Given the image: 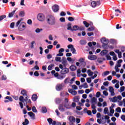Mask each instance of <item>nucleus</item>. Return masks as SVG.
Instances as JSON below:
<instances>
[{
  "instance_id": "c756f323",
  "label": "nucleus",
  "mask_w": 125,
  "mask_h": 125,
  "mask_svg": "<svg viewBox=\"0 0 125 125\" xmlns=\"http://www.w3.org/2000/svg\"><path fill=\"white\" fill-rule=\"evenodd\" d=\"M21 94H22V95H23V96H24V95H26L28 94V92H27V91L26 90H22L21 91Z\"/></svg>"
},
{
  "instance_id": "f704fd0d",
  "label": "nucleus",
  "mask_w": 125,
  "mask_h": 125,
  "mask_svg": "<svg viewBox=\"0 0 125 125\" xmlns=\"http://www.w3.org/2000/svg\"><path fill=\"white\" fill-rule=\"evenodd\" d=\"M65 95H69V94L68 93H64L63 92H62L60 94L61 96L64 97Z\"/></svg>"
},
{
  "instance_id": "7c9ffc66",
  "label": "nucleus",
  "mask_w": 125,
  "mask_h": 125,
  "mask_svg": "<svg viewBox=\"0 0 125 125\" xmlns=\"http://www.w3.org/2000/svg\"><path fill=\"white\" fill-rule=\"evenodd\" d=\"M65 78V76L62 75H60L58 76L57 78L58 80H63Z\"/></svg>"
},
{
  "instance_id": "2eb2a0df",
  "label": "nucleus",
  "mask_w": 125,
  "mask_h": 125,
  "mask_svg": "<svg viewBox=\"0 0 125 125\" xmlns=\"http://www.w3.org/2000/svg\"><path fill=\"white\" fill-rule=\"evenodd\" d=\"M101 42H102V43H104V44H107V43L109 42V41L106 39V38H104L102 39Z\"/></svg>"
},
{
  "instance_id": "7ed1b4c3",
  "label": "nucleus",
  "mask_w": 125,
  "mask_h": 125,
  "mask_svg": "<svg viewBox=\"0 0 125 125\" xmlns=\"http://www.w3.org/2000/svg\"><path fill=\"white\" fill-rule=\"evenodd\" d=\"M46 22L50 26H54L56 23V19L53 15H48L46 17Z\"/></svg>"
},
{
  "instance_id": "5fc2aeb1",
  "label": "nucleus",
  "mask_w": 125,
  "mask_h": 125,
  "mask_svg": "<svg viewBox=\"0 0 125 125\" xmlns=\"http://www.w3.org/2000/svg\"><path fill=\"white\" fill-rule=\"evenodd\" d=\"M5 99H8L9 101H11V102L12 101V98H11V97L7 96L5 98Z\"/></svg>"
},
{
  "instance_id": "37998d69",
  "label": "nucleus",
  "mask_w": 125,
  "mask_h": 125,
  "mask_svg": "<svg viewBox=\"0 0 125 125\" xmlns=\"http://www.w3.org/2000/svg\"><path fill=\"white\" fill-rule=\"evenodd\" d=\"M69 82H70V78H67L65 79L64 83H69Z\"/></svg>"
},
{
  "instance_id": "de8ad7c7",
  "label": "nucleus",
  "mask_w": 125,
  "mask_h": 125,
  "mask_svg": "<svg viewBox=\"0 0 125 125\" xmlns=\"http://www.w3.org/2000/svg\"><path fill=\"white\" fill-rule=\"evenodd\" d=\"M91 100V102L92 103H95V102H96V98L93 97V98H92Z\"/></svg>"
},
{
  "instance_id": "864d4df0",
  "label": "nucleus",
  "mask_w": 125,
  "mask_h": 125,
  "mask_svg": "<svg viewBox=\"0 0 125 125\" xmlns=\"http://www.w3.org/2000/svg\"><path fill=\"white\" fill-rule=\"evenodd\" d=\"M7 78H6V76L5 75H2L1 76V80L2 81H6Z\"/></svg>"
},
{
  "instance_id": "052dcab7",
  "label": "nucleus",
  "mask_w": 125,
  "mask_h": 125,
  "mask_svg": "<svg viewBox=\"0 0 125 125\" xmlns=\"http://www.w3.org/2000/svg\"><path fill=\"white\" fill-rule=\"evenodd\" d=\"M47 121L48 122L49 125H51L52 124V120L51 118H48L47 119Z\"/></svg>"
},
{
  "instance_id": "4468645a",
  "label": "nucleus",
  "mask_w": 125,
  "mask_h": 125,
  "mask_svg": "<svg viewBox=\"0 0 125 125\" xmlns=\"http://www.w3.org/2000/svg\"><path fill=\"white\" fill-rule=\"evenodd\" d=\"M68 91L69 93H71L72 95H76L77 92L76 91V90L72 89H68Z\"/></svg>"
},
{
  "instance_id": "9b49d317",
  "label": "nucleus",
  "mask_w": 125,
  "mask_h": 125,
  "mask_svg": "<svg viewBox=\"0 0 125 125\" xmlns=\"http://www.w3.org/2000/svg\"><path fill=\"white\" fill-rule=\"evenodd\" d=\"M104 113L105 114H108V116H110V117H112V115L110 114V113H109V109H108V107H105L104 109Z\"/></svg>"
},
{
  "instance_id": "8fccbe9b",
  "label": "nucleus",
  "mask_w": 125,
  "mask_h": 125,
  "mask_svg": "<svg viewBox=\"0 0 125 125\" xmlns=\"http://www.w3.org/2000/svg\"><path fill=\"white\" fill-rule=\"evenodd\" d=\"M105 57H106L107 60H111V59H112V58L109 55H106L105 56Z\"/></svg>"
},
{
  "instance_id": "c9c22d12",
  "label": "nucleus",
  "mask_w": 125,
  "mask_h": 125,
  "mask_svg": "<svg viewBox=\"0 0 125 125\" xmlns=\"http://www.w3.org/2000/svg\"><path fill=\"white\" fill-rule=\"evenodd\" d=\"M20 16L21 17H24L25 16V12L24 11H21L20 12Z\"/></svg>"
},
{
  "instance_id": "b1692460",
  "label": "nucleus",
  "mask_w": 125,
  "mask_h": 125,
  "mask_svg": "<svg viewBox=\"0 0 125 125\" xmlns=\"http://www.w3.org/2000/svg\"><path fill=\"white\" fill-rule=\"evenodd\" d=\"M109 74H110V71H106L102 74V76L103 77H106V76H108V75H109Z\"/></svg>"
},
{
  "instance_id": "a19ab883",
  "label": "nucleus",
  "mask_w": 125,
  "mask_h": 125,
  "mask_svg": "<svg viewBox=\"0 0 125 125\" xmlns=\"http://www.w3.org/2000/svg\"><path fill=\"white\" fill-rule=\"evenodd\" d=\"M55 60L57 62H61V58L59 57H56L55 58Z\"/></svg>"
},
{
  "instance_id": "6e6552de",
  "label": "nucleus",
  "mask_w": 125,
  "mask_h": 125,
  "mask_svg": "<svg viewBox=\"0 0 125 125\" xmlns=\"http://www.w3.org/2000/svg\"><path fill=\"white\" fill-rule=\"evenodd\" d=\"M68 48L70 49L71 51L72 52L73 54L76 53V49L74 47V45L72 44H69L67 46Z\"/></svg>"
},
{
  "instance_id": "a878e982",
  "label": "nucleus",
  "mask_w": 125,
  "mask_h": 125,
  "mask_svg": "<svg viewBox=\"0 0 125 125\" xmlns=\"http://www.w3.org/2000/svg\"><path fill=\"white\" fill-rule=\"evenodd\" d=\"M70 69L71 71H76L77 70V66L75 65H72L70 66Z\"/></svg>"
},
{
  "instance_id": "e433bc0d",
  "label": "nucleus",
  "mask_w": 125,
  "mask_h": 125,
  "mask_svg": "<svg viewBox=\"0 0 125 125\" xmlns=\"http://www.w3.org/2000/svg\"><path fill=\"white\" fill-rule=\"evenodd\" d=\"M103 60H105V59L104 58H98V62H99V63H102V62H103Z\"/></svg>"
},
{
  "instance_id": "f03ea898",
  "label": "nucleus",
  "mask_w": 125,
  "mask_h": 125,
  "mask_svg": "<svg viewBox=\"0 0 125 125\" xmlns=\"http://www.w3.org/2000/svg\"><path fill=\"white\" fill-rule=\"evenodd\" d=\"M22 20L23 19H21L18 21L15 25V26L18 27V30L20 31H24L27 28L26 23L22 22Z\"/></svg>"
},
{
  "instance_id": "69168bd1",
  "label": "nucleus",
  "mask_w": 125,
  "mask_h": 125,
  "mask_svg": "<svg viewBox=\"0 0 125 125\" xmlns=\"http://www.w3.org/2000/svg\"><path fill=\"white\" fill-rule=\"evenodd\" d=\"M74 20H75V19H74L73 18V17H69L68 18V21H70L71 22L74 21Z\"/></svg>"
},
{
  "instance_id": "603ef678",
  "label": "nucleus",
  "mask_w": 125,
  "mask_h": 125,
  "mask_svg": "<svg viewBox=\"0 0 125 125\" xmlns=\"http://www.w3.org/2000/svg\"><path fill=\"white\" fill-rule=\"evenodd\" d=\"M80 44H85L86 43V42L84 41V40H81L80 41Z\"/></svg>"
},
{
  "instance_id": "2f4dec72",
  "label": "nucleus",
  "mask_w": 125,
  "mask_h": 125,
  "mask_svg": "<svg viewBox=\"0 0 125 125\" xmlns=\"http://www.w3.org/2000/svg\"><path fill=\"white\" fill-rule=\"evenodd\" d=\"M79 100H80V97L79 96H76L73 98V101L74 102H79Z\"/></svg>"
},
{
  "instance_id": "473e14b6",
  "label": "nucleus",
  "mask_w": 125,
  "mask_h": 125,
  "mask_svg": "<svg viewBox=\"0 0 125 125\" xmlns=\"http://www.w3.org/2000/svg\"><path fill=\"white\" fill-rule=\"evenodd\" d=\"M52 67H54V64H50L48 66V71H51V70H52Z\"/></svg>"
},
{
  "instance_id": "a18cd8bd",
  "label": "nucleus",
  "mask_w": 125,
  "mask_h": 125,
  "mask_svg": "<svg viewBox=\"0 0 125 125\" xmlns=\"http://www.w3.org/2000/svg\"><path fill=\"white\" fill-rule=\"evenodd\" d=\"M35 43H36V42H35V41H32V42H31L30 47H31V48H34V44H35Z\"/></svg>"
},
{
  "instance_id": "c03bdc74",
  "label": "nucleus",
  "mask_w": 125,
  "mask_h": 125,
  "mask_svg": "<svg viewBox=\"0 0 125 125\" xmlns=\"http://www.w3.org/2000/svg\"><path fill=\"white\" fill-rule=\"evenodd\" d=\"M77 77H81V69H78L77 71Z\"/></svg>"
},
{
  "instance_id": "aec40b11",
  "label": "nucleus",
  "mask_w": 125,
  "mask_h": 125,
  "mask_svg": "<svg viewBox=\"0 0 125 125\" xmlns=\"http://www.w3.org/2000/svg\"><path fill=\"white\" fill-rule=\"evenodd\" d=\"M107 53H108V51H107L106 50H104L101 51L100 54H101V55L103 56L104 55H106V54H107Z\"/></svg>"
},
{
  "instance_id": "f257e3e1",
  "label": "nucleus",
  "mask_w": 125,
  "mask_h": 125,
  "mask_svg": "<svg viewBox=\"0 0 125 125\" xmlns=\"http://www.w3.org/2000/svg\"><path fill=\"white\" fill-rule=\"evenodd\" d=\"M68 99L65 98V101L62 104H60L59 105V110H60L61 112H64V111H65V108L66 109H70V108H71V105L68 103Z\"/></svg>"
},
{
  "instance_id": "dca6fc26",
  "label": "nucleus",
  "mask_w": 125,
  "mask_h": 125,
  "mask_svg": "<svg viewBox=\"0 0 125 125\" xmlns=\"http://www.w3.org/2000/svg\"><path fill=\"white\" fill-rule=\"evenodd\" d=\"M113 107H114L113 106H111L109 108V112H110L109 115H112V116H113V114L115 113V110L113 109Z\"/></svg>"
},
{
  "instance_id": "0e129e2a",
  "label": "nucleus",
  "mask_w": 125,
  "mask_h": 125,
  "mask_svg": "<svg viewBox=\"0 0 125 125\" xmlns=\"http://www.w3.org/2000/svg\"><path fill=\"white\" fill-rule=\"evenodd\" d=\"M15 25V24L14 22H12L10 25V28H11L12 29H13V28H14Z\"/></svg>"
},
{
  "instance_id": "423d86ee",
  "label": "nucleus",
  "mask_w": 125,
  "mask_h": 125,
  "mask_svg": "<svg viewBox=\"0 0 125 125\" xmlns=\"http://www.w3.org/2000/svg\"><path fill=\"white\" fill-rule=\"evenodd\" d=\"M64 88V84L62 83H58L56 86V89L58 91H60V90H62Z\"/></svg>"
},
{
  "instance_id": "0eeeda50",
  "label": "nucleus",
  "mask_w": 125,
  "mask_h": 125,
  "mask_svg": "<svg viewBox=\"0 0 125 125\" xmlns=\"http://www.w3.org/2000/svg\"><path fill=\"white\" fill-rule=\"evenodd\" d=\"M91 6L92 7H96V6H99L101 3H100V1H93L91 2Z\"/></svg>"
},
{
  "instance_id": "338daca9",
  "label": "nucleus",
  "mask_w": 125,
  "mask_h": 125,
  "mask_svg": "<svg viewBox=\"0 0 125 125\" xmlns=\"http://www.w3.org/2000/svg\"><path fill=\"white\" fill-rule=\"evenodd\" d=\"M72 88H73V89H78V86H77V85H72Z\"/></svg>"
},
{
  "instance_id": "20e7f679",
  "label": "nucleus",
  "mask_w": 125,
  "mask_h": 125,
  "mask_svg": "<svg viewBox=\"0 0 125 125\" xmlns=\"http://www.w3.org/2000/svg\"><path fill=\"white\" fill-rule=\"evenodd\" d=\"M29 99V97L28 95H24V96H21L19 98L20 101L21 102H23L24 103V106H26L27 105V101H28V100Z\"/></svg>"
},
{
  "instance_id": "79ce46f5",
  "label": "nucleus",
  "mask_w": 125,
  "mask_h": 125,
  "mask_svg": "<svg viewBox=\"0 0 125 125\" xmlns=\"http://www.w3.org/2000/svg\"><path fill=\"white\" fill-rule=\"evenodd\" d=\"M47 112V109H46V107H42V113H46Z\"/></svg>"
},
{
  "instance_id": "4be33fe9",
  "label": "nucleus",
  "mask_w": 125,
  "mask_h": 125,
  "mask_svg": "<svg viewBox=\"0 0 125 125\" xmlns=\"http://www.w3.org/2000/svg\"><path fill=\"white\" fill-rule=\"evenodd\" d=\"M69 120L71 123H75L76 119H75V117L73 116H70L69 118Z\"/></svg>"
},
{
  "instance_id": "c85d7f7f",
  "label": "nucleus",
  "mask_w": 125,
  "mask_h": 125,
  "mask_svg": "<svg viewBox=\"0 0 125 125\" xmlns=\"http://www.w3.org/2000/svg\"><path fill=\"white\" fill-rule=\"evenodd\" d=\"M32 99L33 101H36L37 99H38V96L36 94H34L32 95Z\"/></svg>"
},
{
  "instance_id": "6e6d98bb",
  "label": "nucleus",
  "mask_w": 125,
  "mask_h": 125,
  "mask_svg": "<svg viewBox=\"0 0 125 125\" xmlns=\"http://www.w3.org/2000/svg\"><path fill=\"white\" fill-rule=\"evenodd\" d=\"M116 111H117L118 113H121V112H122V109H121V107H117L116 109Z\"/></svg>"
},
{
  "instance_id": "1a4fd4ad",
  "label": "nucleus",
  "mask_w": 125,
  "mask_h": 125,
  "mask_svg": "<svg viewBox=\"0 0 125 125\" xmlns=\"http://www.w3.org/2000/svg\"><path fill=\"white\" fill-rule=\"evenodd\" d=\"M52 10L54 12H57L59 10V6L58 5H54L52 6Z\"/></svg>"
},
{
  "instance_id": "09e8293b",
  "label": "nucleus",
  "mask_w": 125,
  "mask_h": 125,
  "mask_svg": "<svg viewBox=\"0 0 125 125\" xmlns=\"http://www.w3.org/2000/svg\"><path fill=\"white\" fill-rule=\"evenodd\" d=\"M42 31V29L37 28L36 29L35 32L36 33H41Z\"/></svg>"
},
{
  "instance_id": "72a5a7b5",
  "label": "nucleus",
  "mask_w": 125,
  "mask_h": 125,
  "mask_svg": "<svg viewBox=\"0 0 125 125\" xmlns=\"http://www.w3.org/2000/svg\"><path fill=\"white\" fill-rule=\"evenodd\" d=\"M22 125H29V121L28 120V119H25L24 122L22 123Z\"/></svg>"
},
{
  "instance_id": "6ab92c4d",
  "label": "nucleus",
  "mask_w": 125,
  "mask_h": 125,
  "mask_svg": "<svg viewBox=\"0 0 125 125\" xmlns=\"http://www.w3.org/2000/svg\"><path fill=\"white\" fill-rule=\"evenodd\" d=\"M79 30V26L74 25L72 27V29H71V31L73 32V31H78Z\"/></svg>"
},
{
  "instance_id": "39448f33",
  "label": "nucleus",
  "mask_w": 125,
  "mask_h": 125,
  "mask_svg": "<svg viewBox=\"0 0 125 125\" xmlns=\"http://www.w3.org/2000/svg\"><path fill=\"white\" fill-rule=\"evenodd\" d=\"M37 19L40 22L45 21V16L42 13H40L37 16Z\"/></svg>"
},
{
  "instance_id": "774afa93",
  "label": "nucleus",
  "mask_w": 125,
  "mask_h": 125,
  "mask_svg": "<svg viewBox=\"0 0 125 125\" xmlns=\"http://www.w3.org/2000/svg\"><path fill=\"white\" fill-rule=\"evenodd\" d=\"M60 21H61V22H65V18H61Z\"/></svg>"
},
{
  "instance_id": "393cba45",
  "label": "nucleus",
  "mask_w": 125,
  "mask_h": 125,
  "mask_svg": "<svg viewBox=\"0 0 125 125\" xmlns=\"http://www.w3.org/2000/svg\"><path fill=\"white\" fill-rule=\"evenodd\" d=\"M81 87H83L84 88H87V87H88V85H87V83H84L83 85H81L80 86V89H81V88H82Z\"/></svg>"
},
{
  "instance_id": "ea45409f",
  "label": "nucleus",
  "mask_w": 125,
  "mask_h": 125,
  "mask_svg": "<svg viewBox=\"0 0 125 125\" xmlns=\"http://www.w3.org/2000/svg\"><path fill=\"white\" fill-rule=\"evenodd\" d=\"M71 23L67 24V30H70V31H72L73 28H72V26H71Z\"/></svg>"
},
{
  "instance_id": "5701e85b",
  "label": "nucleus",
  "mask_w": 125,
  "mask_h": 125,
  "mask_svg": "<svg viewBox=\"0 0 125 125\" xmlns=\"http://www.w3.org/2000/svg\"><path fill=\"white\" fill-rule=\"evenodd\" d=\"M87 74H88L89 77H92V75H93V72L91 71V70H90V69H88L87 71Z\"/></svg>"
},
{
  "instance_id": "cd10ccee",
  "label": "nucleus",
  "mask_w": 125,
  "mask_h": 125,
  "mask_svg": "<svg viewBox=\"0 0 125 125\" xmlns=\"http://www.w3.org/2000/svg\"><path fill=\"white\" fill-rule=\"evenodd\" d=\"M111 101H112V102H117V101H118V99L117 98V97H114L113 98H111L110 99Z\"/></svg>"
},
{
  "instance_id": "4d7b16f0",
  "label": "nucleus",
  "mask_w": 125,
  "mask_h": 125,
  "mask_svg": "<svg viewBox=\"0 0 125 125\" xmlns=\"http://www.w3.org/2000/svg\"><path fill=\"white\" fill-rule=\"evenodd\" d=\"M32 111L34 112V113H37V112H38L37 109L36 108V106H33L32 107Z\"/></svg>"
},
{
  "instance_id": "680f3d73",
  "label": "nucleus",
  "mask_w": 125,
  "mask_h": 125,
  "mask_svg": "<svg viewBox=\"0 0 125 125\" xmlns=\"http://www.w3.org/2000/svg\"><path fill=\"white\" fill-rule=\"evenodd\" d=\"M125 86H121L120 87V91H121V92H123V91H125Z\"/></svg>"
},
{
  "instance_id": "e2e57ef3",
  "label": "nucleus",
  "mask_w": 125,
  "mask_h": 125,
  "mask_svg": "<svg viewBox=\"0 0 125 125\" xmlns=\"http://www.w3.org/2000/svg\"><path fill=\"white\" fill-rule=\"evenodd\" d=\"M86 81L88 83H91V78H88L86 79Z\"/></svg>"
},
{
  "instance_id": "13d9d810",
  "label": "nucleus",
  "mask_w": 125,
  "mask_h": 125,
  "mask_svg": "<svg viewBox=\"0 0 125 125\" xmlns=\"http://www.w3.org/2000/svg\"><path fill=\"white\" fill-rule=\"evenodd\" d=\"M32 20L29 19L27 20V24L28 25H32Z\"/></svg>"
},
{
  "instance_id": "bb28decb",
  "label": "nucleus",
  "mask_w": 125,
  "mask_h": 125,
  "mask_svg": "<svg viewBox=\"0 0 125 125\" xmlns=\"http://www.w3.org/2000/svg\"><path fill=\"white\" fill-rule=\"evenodd\" d=\"M15 10L13 11L12 12L9 13V15H8V17H9V18H11V17H13V15H14V14H15Z\"/></svg>"
},
{
  "instance_id": "bf43d9fd",
  "label": "nucleus",
  "mask_w": 125,
  "mask_h": 125,
  "mask_svg": "<svg viewBox=\"0 0 125 125\" xmlns=\"http://www.w3.org/2000/svg\"><path fill=\"white\" fill-rule=\"evenodd\" d=\"M113 59L114 61H117L118 60V57H117V55H115L113 57Z\"/></svg>"
},
{
  "instance_id": "49530a36",
  "label": "nucleus",
  "mask_w": 125,
  "mask_h": 125,
  "mask_svg": "<svg viewBox=\"0 0 125 125\" xmlns=\"http://www.w3.org/2000/svg\"><path fill=\"white\" fill-rule=\"evenodd\" d=\"M6 15H2L0 16V21L3 20V19H4V18H6Z\"/></svg>"
},
{
  "instance_id": "ddd939ff",
  "label": "nucleus",
  "mask_w": 125,
  "mask_h": 125,
  "mask_svg": "<svg viewBox=\"0 0 125 125\" xmlns=\"http://www.w3.org/2000/svg\"><path fill=\"white\" fill-rule=\"evenodd\" d=\"M29 116L31 118L32 120H35L36 119L35 115L34 113L32 112H29L28 113Z\"/></svg>"
},
{
  "instance_id": "3c124183",
  "label": "nucleus",
  "mask_w": 125,
  "mask_h": 125,
  "mask_svg": "<svg viewBox=\"0 0 125 125\" xmlns=\"http://www.w3.org/2000/svg\"><path fill=\"white\" fill-rule=\"evenodd\" d=\"M79 62H81V63H83L84 62V58H81L79 60Z\"/></svg>"
},
{
  "instance_id": "4c0bfd02",
  "label": "nucleus",
  "mask_w": 125,
  "mask_h": 125,
  "mask_svg": "<svg viewBox=\"0 0 125 125\" xmlns=\"http://www.w3.org/2000/svg\"><path fill=\"white\" fill-rule=\"evenodd\" d=\"M83 23L86 28H88V27H89V23H87V22L84 21H83Z\"/></svg>"
},
{
  "instance_id": "f3484780",
  "label": "nucleus",
  "mask_w": 125,
  "mask_h": 125,
  "mask_svg": "<svg viewBox=\"0 0 125 125\" xmlns=\"http://www.w3.org/2000/svg\"><path fill=\"white\" fill-rule=\"evenodd\" d=\"M115 52L118 54L119 58H122V52H120L119 50L117 49L115 50Z\"/></svg>"
},
{
  "instance_id": "f8f14e48",
  "label": "nucleus",
  "mask_w": 125,
  "mask_h": 125,
  "mask_svg": "<svg viewBox=\"0 0 125 125\" xmlns=\"http://www.w3.org/2000/svg\"><path fill=\"white\" fill-rule=\"evenodd\" d=\"M61 72L62 73V74H63V75H65V74H67V73L69 72V69L66 68L65 67L64 68H63V69H62V70Z\"/></svg>"
},
{
  "instance_id": "a211bd4d",
  "label": "nucleus",
  "mask_w": 125,
  "mask_h": 125,
  "mask_svg": "<svg viewBox=\"0 0 125 125\" xmlns=\"http://www.w3.org/2000/svg\"><path fill=\"white\" fill-rule=\"evenodd\" d=\"M88 59L90 60H95L97 57L95 55H93V56H89L88 57Z\"/></svg>"
},
{
  "instance_id": "412c9836",
  "label": "nucleus",
  "mask_w": 125,
  "mask_h": 125,
  "mask_svg": "<svg viewBox=\"0 0 125 125\" xmlns=\"http://www.w3.org/2000/svg\"><path fill=\"white\" fill-rule=\"evenodd\" d=\"M62 63L64 67L67 66V60L66 59L62 60Z\"/></svg>"
},
{
  "instance_id": "58836bf2",
  "label": "nucleus",
  "mask_w": 125,
  "mask_h": 125,
  "mask_svg": "<svg viewBox=\"0 0 125 125\" xmlns=\"http://www.w3.org/2000/svg\"><path fill=\"white\" fill-rule=\"evenodd\" d=\"M55 102L56 104H59L60 103H61V100L59 98L56 99Z\"/></svg>"
},
{
  "instance_id": "9d476101",
  "label": "nucleus",
  "mask_w": 125,
  "mask_h": 125,
  "mask_svg": "<svg viewBox=\"0 0 125 125\" xmlns=\"http://www.w3.org/2000/svg\"><path fill=\"white\" fill-rule=\"evenodd\" d=\"M108 90L109 92L111 93V95L112 96H114L115 95V92H114V88L112 86H110L109 87Z\"/></svg>"
}]
</instances>
